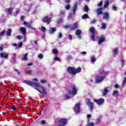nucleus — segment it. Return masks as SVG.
<instances>
[{"label": "nucleus", "instance_id": "obj_52", "mask_svg": "<svg viewBox=\"0 0 126 126\" xmlns=\"http://www.w3.org/2000/svg\"><path fill=\"white\" fill-rule=\"evenodd\" d=\"M63 37V34L62 32H60L58 34V38H62Z\"/></svg>", "mask_w": 126, "mask_h": 126}, {"label": "nucleus", "instance_id": "obj_39", "mask_svg": "<svg viewBox=\"0 0 126 126\" xmlns=\"http://www.w3.org/2000/svg\"><path fill=\"white\" fill-rule=\"evenodd\" d=\"M41 30L42 32H46V28H45L44 27H41Z\"/></svg>", "mask_w": 126, "mask_h": 126}, {"label": "nucleus", "instance_id": "obj_47", "mask_svg": "<svg viewBox=\"0 0 126 126\" xmlns=\"http://www.w3.org/2000/svg\"><path fill=\"white\" fill-rule=\"evenodd\" d=\"M65 13V11L64 10H61L60 11V14H62V15H64Z\"/></svg>", "mask_w": 126, "mask_h": 126}, {"label": "nucleus", "instance_id": "obj_31", "mask_svg": "<svg viewBox=\"0 0 126 126\" xmlns=\"http://www.w3.org/2000/svg\"><path fill=\"white\" fill-rule=\"evenodd\" d=\"M106 23H101V28L102 29H105L106 28Z\"/></svg>", "mask_w": 126, "mask_h": 126}, {"label": "nucleus", "instance_id": "obj_22", "mask_svg": "<svg viewBox=\"0 0 126 126\" xmlns=\"http://www.w3.org/2000/svg\"><path fill=\"white\" fill-rule=\"evenodd\" d=\"M24 25H26L28 28H31V24L30 23H27V22H24Z\"/></svg>", "mask_w": 126, "mask_h": 126}, {"label": "nucleus", "instance_id": "obj_41", "mask_svg": "<svg viewBox=\"0 0 126 126\" xmlns=\"http://www.w3.org/2000/svg\"><path fill=\"white\" fill-rule=\"evenodd\" d=\"M22 45H23V43H22V42H19L18 44V48H21V47H22Z\"/></svg>", "mask_w": 126, "mask_h": 126}, {"label": "nucleus", "instance_id": "obj_40", "mask_svg": "<svg viewBox=\"0 0 126 126\" xmlns=\"http://www.w3.org/2000/svg\"><path fill=\"white\" fill-rule=\"evenodd\" d=\"M38 59H40V60H42V59H43V58H44V56L43 55V54H39L38 56Z\"/></svg>", "mask_w": 126, "mask_h": 126}, {"label": "nucleus", "instance_id": "obj_27", "mask_svg": "<svg viewBox=\"0 0 126 126\" xmlns=\"http://www.w3.org/2000/svg\"><path fill=\"white\" fill-rule=\"evenodd\" d=\"M7 36H10L11 35V29H9L6 32Z\"/></svg>", "mask_w": 126, "mask_h": 126}, {"label": "nucleus", "instance_id": "obj_59", "mask_svg": "<svg viewBox=\"0 0 126 126\" xmlns=\"http://www.w3.org/2000/svg\"><path fill=\"white\" fill-rule=\"evenodd\" d=\"M17 38H18V39H19V40H21V39H22V36H18Z\"/></svg>", "mask_w": 126, "mask_h": 126}, {"label": "nucleus", "instance_id": "obj_10", "mask_svg": "<svg viewBox=\"0 0 126 126\" xmlns=\"http://www.w3.org/2000/svg\"><path fill=\"white\" fill-rule=\"evenodd\" d=\"M52 19V17H49V16H45L42 20V21L43 22H45V23H47V25L50 24V23L51 22V19Z\"/></svg>", "mask_w": 126, "mask_h": 126}, {"label": "nucleus", "instance_id": "obj_44", "mask_svg": "<svg viewBox=\"0 0 126 126\" xmlns=\"http://www.w3.org/2000/svg\"><path fill=\"white\" fill-rule=\"evenodd\" d=\"M54 61H57L58 62H60L61 61V59L60 58H59L58 57H56L54 58Z\"/></svg>", "mask_w": 126, "mask_h": 126}, {"label": "nucleus", "instance_id": "obj_5", "mask_svg": "<svg viewBox=\"0 0 126 126\" xmlns=\"http://www.w3.org/2000/svg\"><path fill=\"white\" fill-rule=\"evenodd\" d=\"M67 71L71 75H75V68L74 67H72L69 66L67 67Z\"/></svg>", "mask_w": 126, "mask_h": 126}, {"label": "nucleus", "instance_id": "obj_30", "mask_svg": "<svg viewBox=\"0 0 126 126\" xmlns=\"http://www.w3.org/2000/svg\"><path fill=\"white\" fill-rule=\"evenodd\" d=\"M126 77H125L124 78V80L122 82V86H125V85H126Z\"/></svg>", "mask_w": 126, "mask_h": 126}, {"label": "nucleus", "instance_id": "obj_2", "mask_svg": "<svg viewBox=\"0 0 126 126\" xmlns=\"http://www.w3.org/2000/svg\"><path fill=\"white\" fill-rule=\"evenodd\" d=\"M32 85H34L35 87H39L40 89L42 90V91H40L38 89L35 88L36 90H37L39 93H41L42 94V96L43 97H45L47 95V91H46V88L43 86H41V85H40L39 83H36V82H33Z\"/></svg>", "mask_w": 126, "mask_h": 126}, {"label": "nucleus", "instance_id": "obj_55", "mask_svg": "<svg viewBox=\"0 0 126 126\" xmlns=\"http://www.w3.org/2000/svg\"><path fill=\"white\" fill-rule=\"evenodd\" d=\"M13 46L14 47H16L17 49H18V44H17L16 43H13Z\"/></svg>", "mask_w": 126, "mask_h": 126}, {"label": "nucleus", "instance_id": "obj_1", "mask_svg": "<svg viewBox=\"0 0 126 126\" xmlns=\"http://www.w3.org/2000/svg\"><path fill=\"white\" fill-rule=\"evenodd\" d=\"M109 74V72L105 71L103 70H101L99 75L97 76L95 78V81L96 83H101L102 81L105 80L106 76Z\"/></svg>", "mask_w": 126, "mask_h": 126}, {"label": "nucleus", "instance_id": "obj_15", "mask_svg": "<svg viewBox=\"0 0 126 126\" xmlns=\"http://www.w3.org/2000/svg\"><path fill=\"white\" fill-rule=\"evenodd\" d=\"M80 34H81V31L80 30H77L75 32V34L77 35V38L79 39H81V35H80Z\"/></svg>", "mask_w": 126, "mask_h": 126}, {"label": "nucleus", "instance_id": "obj_45", "mask_svg": "<svg viewBox=\"0 0 126 126\" xmlns=\"http://www.w3.org/2000/svg\"><path fill=\"white\" fill-rule=\"evenodd\" d=\"M102 4H103V1H101L100 2H99L97 4V6H102Z\"/></svg>", "mask_w": 126, "mask_h": 126}, {"label": "nucleus", "instance_id": "obj_21", "mask_svg": "<svg viewBox=\"0 0 126 126\" xmlns=\"http://www.w3.org/2000/svg\"><path fill=\"white\" fill-rule=\"evenodd\" d=\"M57 31V28H52L49 30V33L50 34H53V33H55Z\"/></svg>", "mask_w": 126, "mask_h": 126}, {"label": "nucleus", "instance_id": "obj_18", "mask_svg": "<svg viewBox=\"0 0 126 126\" xmlns=\"http://www.w3.org/2000/svg\"><path fill=\"white\" fill-rule=\"evenodd\" d=\"M23 83H25V84H28L29 85H30L31 86H33V82L29 81V80H24L23 81Z\"/></svg>", "mask_w": 126, "mask_h": 126}, {"label": "nucleus", "instance_id": "obj_25", "mask_svg": "<svg viewBox=\"0 0 126 126\" xmlns=\"http://www.w3.org/2000/svg\"><path fill=\"white\" fill-rule=\"evenodd\" d=\"M118 52H119V50H118V48H116V49H114L113 54H114V56H117V55H118Z\"/></svg>", "mask_w": 126, "mask_h": 126}, {"label": "nucleus", "instance_id": "obj_42", "mask_svg": "<svg viewBox=\"0 0 126 126\" xmlns=\"http://www.w3.org/2000/svg\"><path fill=\"white\" fill-rule=\"evenodd\" d=\"M125 62H126V61H125V60L122 59L121 60V63H122V66H124V65H125Z\"/></svg>", "mask_w": 126, "mask_h": 126}, {"label": "nucleus", "instance_id": "obj_51", "mask_svg": "<svg viewBox=\"0 0 126 126\" xmlns=\"http://www.w3.org/2000/svg\"><path fill=\"white\" fill-rule=\"evenodd\" d=\"M5 33V31H3L2 32H0V36L1 35H3V34Z\"/></svg>", "mask_w": 126, "mask_h": 126}, {"label": "nucleus", "instance_id": "obj_58", "mask_svg": "<svg viewBox=\"0 0 126 126\" xmlns=\"http://www.w3.org/2000/svg\"><path fill=\"white\" fill-rule=\"evenodd\" d=\"M65 2L66 3H69V2H70V0H65Z\"/></svg>", "mask_w": 126, "mask_h": 126}, {"label": "nucleus", "instance_id": "obj_64", "mask_svg": "<svg viewBox=\"0 0 126 126\" xmlns=\"http://www.w3.org/2000/svg\"><path fill=\"white\" fill-rule=\"evenodd\" d=\"M24 16H22L21 17V20L22 21H23V20H24Z\"/></svg>", "mask_w": 126, "mask_h": 126}, {"label": "nucleus", "instance_id": "obj_46", "mask_svg": "<svg viewBox=\"0 0 126 126\" xmlns=\"http://www.w3.org/2000/svg\"><path fill=\"white\" fill-rule=\"evenodd\" d=\"M53 54H55V55H57V54H58V50L57 49H54L53 51Z\"/></svg>", "mask_w": 126, "mask_h": 126}, {"label": "nucleus", "instance_id": "obj_9", "mask_svg": "<svg viewBox=\"0 0 126 126\" xmlns=\"http://www.w3.org/2000/svg\"><path fill=\"white\" fill-rule=\"evenodd\" d=\"M67 121L65 119H61L59 120V126H64L66 125Z\"/></svg>", "mask_w": 126, "mask_h": 126}, {"label": "nucleus", "instance_id": "obj_20", "mask_svg": "<svg viewBox=\"0 0 126 126\" xmlns=\"http://www.w3.org/2000/svg\"><path fill=\"white\" fill-rule=\"evenodd\" d=\"M98 15H100L103 13V8H99L96 10Z\"/></svg>", "mask_w": 126, "mask_h": 126}, {"label": "nucleus", "instance_id": "obj_19", "mask_svg": "<svg viewBox=\"0 0 126 126\" xmlns=\"http://www.w3.org/2000/svg\"><path fill=\"white\" fill-rule=\"evenodd\" d=\"M76 9H77V3H75L73 7V14H75L76 12Z\"/></svg>", "mask_w": 126, "mask_h": 126}, {"label": "nucleus", "instance_id": "obj_63", "mask_svg": "<svg viewBox=\"0 0 126 126\" xmlns=\"http://www.w3.org/2000/svg\"><path fill=\"white\" fill-rule=\"evenodd\" d=\"M25 72L26 74H28V70L26 69L25 70Z\"/></svg>", "mask_w": 126, "mask_h": 126}, {"label": "nucleus", "instance_id": "obj_7", "mask_svg": "<svg viewBox=\"0 0 126 126\" xmlns=\"http://www.w3.org/2000/svg\"><path fill=\"white\" fill-rule=\"evenodd\" d=\"M90 32L92 33V40L95 41V28L94 27H90L89 29Z\"/></svg>", "mask_w": 126, "mask_h": 126}, {"label": "nucleus", "instance_id": "obj_60", "mask_svg": "<svg viewBox=\"0 0 126 126\" xmlns=\"http://www.w3.org/2000/svg\"><path fill=\"white\" fill-rule=\"evenodd\" d=\"M87 54V52L85 51H83L82 52V55H86Z\"/></svg>", "mask_w": 126, "mask_h": 126}, {"label": "nucleus", "instance_id": "obj_12", "mask_svg": "<svg viewBox=\"0 0 126 126\" xmlns=\"http://www.w3.org/2000/svg\"><path fill=\"white\" fill-rule=\"evenodd\" d=\"M0 58H3V59H7L8 58V54L5 53V52H3L0 53Z\"/></svg>", "mask_w": 126, "mask_h": 126}, {"label": "nucleus", "instance_id": "obj_33", "mask_svg": "<svg viewBox=\"0 0 126 126\" xmlns=\"http://www.w3.org/2000/svg\"><path fill=\"white\" fill-rule=\"evenodd\" d=\"M26 60H27V53L25 54L23 56V61H26Z\"/></svg>", "mask_w": 126, "mask_h": 126}, {"label": "nucleus", "instance_id": "obj_16", "mask_svg": "<svg viewBox=\"0 0 126 126\" xmlns=\"http://www.w3.org/2000/svg\"><path fill=\"white\" fill-rule=\"evenodd\" d=\"M20 32H21V33H22L24 36H25V35H26V28H25V27H21L20 28Z\"/></svg>", "mask_w": 126, "mask_h": 126}, {"label": "nucleus", "instance_id": "obj_38", "mask_svg": "<svg viewBox=\"0 0 126 126\" xmlns=\"http://www.w3.org/2000/svg\"><path fill=\"white\" fill-rule=\"evenodd\" d=\"M65 97V99H69L70 96L69 94H65L64 95Z\"/></svg>", "mask_w": 126, "mask_h": 126}, {"label": "nucleus", "instance_id": "obj_13", "mask_svg": "<svg viewBox=\"0 0 126 126\" xmlns=\"http://www.w3.org/2000/svg\"><path fill=\"white\" fill-rule=\"evenodd\" d=\"M108 93H109V87L104 88L102 91V96H106Z\"/></svg>", "mask_w": 126, "mask_h": 126}, {"label": "nucleus", "instance_id": "obj_14", "mask_svg": "<svg viewBox=\"0 0 126 126\" xmlns=\"http://www.w3.org/2000/svg\"><path fill=\"white\" fill-rule=\"evenodd\" d=\"M103 19L104 20H109V13H103Z\"/></svg>", "mask_w": 126, "mask_h": 126}, {"label": "nucleus", "instance_id": "obj_34", "mask_svg": "<svg viewBox=\"0 0 126 126\" xmlns=\"http://www.w3.org/2000/svg\"><path fill=\"white\" fill-rule=\"evenodd\" d=\"M90 118H91V115L87 114V119H88V122H90Z\"/></svg>", "mask_w": 126, "mask_h": 126}, {"label": "nucleus", "instance_id": "obj_23", "mask_svg": "<svg viewBox=\"0 0 126 126\" xmlns=\"http://www.w3.org/2000/svg\"><path fill=\"white\" fill-rule=\"evenodd\" d=\"M63 19L62 18L61 19H59L58 21H57V22H58V26H61V23L63 22Z\"/></svg>", "mask_w": 126, "mask_h": 126}, {"label": "nucleus", "instance_id": "obj_4", "mask_svg": "<svg viewBox=\"0 0 126 126\" xmlns=\"http://www.w3.org/2000/svg\"><path fill=\"white\" fill-rule=\"evenodd\" d=\"M65 29L69 28L71 30H75L77 28H78V23H74L73 25H67L63 27Z\"/></svg>", "mask_w": 126, "mask_h": 126}, {"label": "nucleus", "instance_id": "obj_50", "mask_svg": "<svg viewBox=\"0 0 126 126\" xmlns=\"http://www.w3.org/2000/svg\"><path fill=\"white\" fill-rule=\"evenodd\" d=\"M91 24H94L96 23V20L94 19L91 22Z\"/></svg>", "mask_w": 126, "mask_h": 126}, {"label": "nucleus", "instance_id": "obj_8", "mask_svg": "<svg viewBox=\"0 0 126 126\" xmlns=\"http://www.w3.org/2000/svg\"><path fill=\"white\" fill-rule=\"evenodd\" d=\"M86 104L88 105L90 110L92 112V111H93V108H94V104H93V103L90 100H88L86 102Z\"/></svg>", "mask_w": 126, "mask_h": 126}, {"label": "nucleus", "instance_id": "obj_53", "mask_svg": "<svg viewBox=\"0 0 126 126\" xmlns=\"http://www.w3.org/2000/svg\"><path fill=\"white\" fill-rule=\"evenodd\" d=\"M11 109L13 110V111H15L16 110V107L14 105L12 106Z\"/></svg>", "mask_w": 126, "mask_h": 126}, {"label": "nucleus", "instance_id": "obj_37", "mask_svg": "<svg viewBox=\"0 0 126 126\" xmlns=\"http://www.w3.org/2000/svg\"><path fill=\"white\" fill-rule=\"evenodd\" d=\"M108 5H109V1H108V0L105 1V4L104 5V7H108Z\"/></svg>", "mask_w": 126, "mask_h": 126}, {"label": "nucleus", "instance_id": "obj_32", "mask_svg": "<svg viewBox=\"0 0 126 126\" xmlns=\"http://www.w3.org/2000/svg\"><path fill=\"white\" fill-rule=\"evenodd\" d=\"M91 60L93 63H95L96 62V59L94 56H92L91 57Z\"/></svg>", "mask_w": 126, "mask_h": 126}, {"label": "nucleus", "instance_id": "obj_35", "mask_svg": "<svg viewBox=\"0 0 126 126\" xmlns=\"http://www.w3.org/2000/svg\"><path fill=\"white\" fill-rule=\"evenodd\" d=\"M65 9H67V10H69V8H70V5L69 4L66 5L65 6Z\"/></svg>", "mask_w": 126, "mask_h": 126}, {"label": "nucleus", "instance_id": "obj_3", "mask_svg": "<svg viewBox=\"0 0 126 126\" xmlns=\"http://www.w3.org/2000/svg\"><path fill=\"white\" fill-rule=\"evenodd\" d=\"M71 90H70L68 92V94L72 95V96H75L76 93H77V90H76V86L73 85L71 87Z\"/></svg>", "mask_w": 126, "mask_h": 126}, {"label": "nucleus", "instance_id": "obj_6", "mask_svg": "<svg viewBox=\"0 0 126 126\" xmlns=\"http://www.w3.org/2000/svg\"><path fill=\"white\" fill-rule=\"evenodd\" d=\"M74 111L76 114H77L80 112V103L78 102L75 105L74 107Z\"/></svg>", "mask_w": 126, "mask_h": 126}, {"label": "nucleus", "instance_id": "obj_48", "mask_svg": "<svg viewBox=\"0 0 126 126\" xmlns=\"http://www.w3.org/2000/svg\"><path fill=\"white\" fill-rule=\"evenodd\" d=\"M40 82L41 83H42L43 84H44V83H46V80L42 79L40 80Z\"/></svg>", "mask_w": 126, "mask_h": 126}, {"label": "nucleus", "instance_id": "obj_11", "mask_svg": "<svg viewBox=\"0 0 126 126\" xmlns=\"http://www.w3.org/2000/svg\"><path fill=\"white\" fill-rule=\"evenodd\" d=\"M94 102L96 103V104H97V105H102V104H103L104 102H105V100L103 98H100L99 99H94Z\"/></svg>", "mask_w": 126, "mask_h": 126}, {"label": "nucleus", "instance_id": "obj_54", "mask_svg": "<svg viewBox=\"0 0 126 126\" xmlns=\"http://www.w3.org/2000/svg\"><path fill=\"white\" fill-rule=\"evenodd\" d=\"M68 39L69 40H72V35L68 34Z\"/></svg>", "mask_w": 126, "mask_h": 126}, {"label": "nucleus", "instance_id": "obj_24", "mask_svg": "<svg viewBox=\"0 0 126 126\" xmlns=\"http://www.w3.org/2000/svg\"><path fill=\"white\" fill-rule=\"evenodd\" d=\"M81 71V68L78 67L76 69H75V75L76 74V73H79V72H80Z\"/></svg>", "mask_w": 126, "mask_h": 126}, {"label": "nucleus", "instance_id": "obj_28", "mask_svg": "<svg viewBox=\"0 0 126 126\" xmlns=\"http://www.w3.org/2000/svg\"><path fill=\"white\" fill-rule=\"evenodd\" d=\"M12 10H13V8L10 7L8 9V12L9 14H12Z\"/></svg>", "mask_w": 126, "mask_h": 126}, {"label": "nucleus", "instance_id": "obj_36", "mask_svg": "<svg viewBox=\"0 0 126 126\" xmlns=\"http://www.w3.org/2000/svg\"><path fill=\"white\" fill-rule=\"evenodd\" d=\"M87 126H94V123L88 122Z\"/></svg>", "mask_w": 126, "mask_h": 126}, {"label": "nucleus", "instance_id": "obj_61", "mask_svg": "<svg viewBox=\"0 0 126 126\" xmlns=\"http://www.w3.org/2000/svg\"><path fill=\"white\" fill-rule=\"evenodd\" d=\"M114 87H115V88H116V89H118V88H119V85H115L114 86Z\"/></svg>", "mask_w": 126, "mask_h": 126}, {"label": "nucleus", "instance_id": "obj_62", "mask_svg": "<svg viewBox=\"0 0 126 126\" xmlns=\"http://www.w3.org/2000/svg\"><path fill=\"white\" fill-rule=\"evenodd\" d=\"M113 9L114 10H116V9H117V7H116V6L114 5V6H113Z\"/></svg>", "mask_w": 126, "mask_h": 126}, {"label": "nucleus", "instance_id": "obj_56", "mask_svg": "<svg viewBox=\"0 0 126 126\" xmlns=\"http://www.w3.org/2000/svg\"><path fill=\"white\" fill-rule=\"evenodd\" d=\"M40 124H41V125H45V124H46V121L43 120L40 122Z\"/></svg>", "mask_w": 126, "mask_h": 126}, {"label": "nucleus", "instance_id": "obj_49", "mask_svg": "<svg viewBox=\"0 0 126 126\" xmlns=\"http://www.w3.org/2000/svg\"><path fill=\"white\" fill-rule=\"evenodd\" d=\"M66 60H67V61H70V60H71V56H68L66 57Z\"/></svg>", "mask_w": 126, "mask_h": 126}, {"label": "nucleus", "instance_id": "obj_29", "mask_svg": "<svg viewBox=\"0 0 126 126\" xmlns=\"http://www.w3.org/2000/svg\"><path fill=\"white\" fill-rule=\"evenodd\" d=\"M118 94H119V91L117 90H115L113 93V96H117Z\"/></svg>", "mask_w": 126, "mask_h": 126}, {"label": "nucleus", "instance_id": "obj_26", "mask_svg": "<svg viewBox=\"0 0 126 126\" xmlns=\"http://www.w3.org/2000/svg\"><path fill=\"white\" fill-rule=\"evenodd\" d=\"M82 19H87V18H89V16L87 14H85L82 16Z\"/></svg>", "mask_w": 126, "mask_h": 126}, {"label": "nucleus", "instance_id": "obj_17", "mask_svg": "<svg viewBox=\"0 0 126 126\" xmlns=\"http://www.w3.org/2000/svg\"><path fill=\"white\" fill-rule=\"evenodd\" d=\"M104 41H105V37H101L98 40V45H101L102 43H103Z\"/></svg>", "mask_w": 126, "mask_h": 126}, {"label": "nucleus", "instance_id": "obj_57", "mask_svg": "<svg viewBox=\"0 0 126 126\" xmlns=\"http://www.w3.org/2000/svg\"><path fill=\"white\" fill-rule=\"evenodd\" d=\"M15 71H16V72H17L18 74H19V75H20V72H19V71H18L17 70V69H15Z\"/></svg>", "mask_w": 126, "mask_h": 126}, {"label": "nucleus", "instance_id": "obj_43", "mask_svg": "<svg viewBox=\"0 0 126 126\" xmlns=\"http://www.w3.org/2000/svg\"><path fill=\"white\" fill-rule=\"evenodd\" d=\"M84 8V11H88L89 10V8H88V7H87V6H85Z\"/></svg>", "mask_w": 126, "mask_h": 126}]
</instances>
